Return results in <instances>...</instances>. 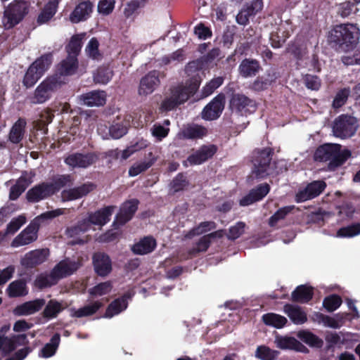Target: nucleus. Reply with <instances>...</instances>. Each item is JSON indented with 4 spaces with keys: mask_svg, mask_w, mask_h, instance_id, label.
Instances as JSON below:
<instances>
[{
    "mask_svg": "<svg viewBox=\"0 0 360 360\" xmlns=\"http://www.w3.org/2000/svg\"><path fill=\"white\" fill-rule=\"evenodd\" d=\"M204 67V62L200 59L189 63L186 68V72L190 77V81L172 88L170 95L162 101L161 109L169 111L187 101L198 89L202 77H205Z\"/></svg>",
    "mask_w": 360,
    "mask_h": 360,
    "instance_id": "obj_1",
    "label": "nucleus"
},
{
    "mask_svg": "<svg viewBox=\"0 0 360 360\" xmlns=\"http://www.w3.org/2000/svg\"><path fill=\"white\" fill-rule=\"evenodd\" d=\"M351 155L348 150H341V146L335 143H326L319 146L314 154L316 160L330 161L328 167L334 170L342 165Z\"/></svg>",
    "mask_w": 360,
    "mask_h": 360,
    "instance_id": "obj_2",
    "label": "nucleus"
},
{
    "mask_svg": "<svg viewBox=\"0 0 360 360\" xmlns=\"http://www.w3.org/2000/svg\"><path fill=\"white\" fill-rule=\"evenodd\" d=\"M79 267L77 262L65 259L58 263L50 274L39 276L37 279L40 288L50 287L56 284L59 280L70 276Z\"/></svg>",
    "mask_w": 360,
    "mask_h": 360,
    "instance_id": "obj_3",
    "label": "nucleus"
},
{
    "mask_svg": "<svg viewBox=\"0 0 360 360\" xmlns=\"http://www.w3.org/2000/svg\"><path fill=\"white\" fill-rule=\"evenodd\" d=\"M63 82L57 75L46 77L35 89L34 92L27 97V101L33 105L43 104L49 101Z\"/></svg>",
    "mask_w": 360,
    "mask_h": 360,
    "instance_id": "obj_4",
    "label": "nucleus"
},
{
    "mask_svg": "<svg viewBox=\"0 0 360 360\" xmlns=\"http://www.w3.org/2000/svg\"><path fill=\"white\" fill-rule=\"evenodd\" d=\"M360 36L359 29L354 25L347 24L335 27L332 33L335 42L343 51H349L354 48Z\"/></svg>",
    "mask_w": 360,
    "mask_h": 360,
    "instance_id": "obj_5",
    "label": "nucleus"
},
{
    "mask_svg": "<svg viewBox=\"0 0 360 360\" xmlns=\"http://www.w3.org/2000/svg\"><path fill=\"white\" fill-rule=\"evenodd\" d=\"M115 208L114 206H108L91 214L88 220H84L80 224L68 229L66 231L68 236L73 238L80 233H84L89 229L90 224L100 226L105 224L110 220Z\"/></svg>",
    "mask_w": 360,
    "mask_h": 360,
    "instance_id": "obj_6",
    "label": "nucleus"
},
{
    "mask_svg": "<svg viewBox=\"0 0 360 360\" xmlns=\"http://www.w3.org/2000/svg\"><path fill=\"white\" fill-rule=\"evenodd\" d=\"M52 63L51 54H45L37 59L27 69L22 83L27 88L32 87L44 75Z\"/></svg>",
    "mask_w": 360,
    "mask_h": 360,
    "instance_id": "obj_7",
    "label": "nucleus"
},
{
    "mask_svg": "<svg viewBox=\"0 0 360 360\" xmlns=\"http://www.w3.org/2000/svg\"><path fill=\"white\" fill-rule=\"evenodd\" d=\"M358 120L352 115H341L336 117L333 124L335 136L342 139L354 136L358 129Z\"/></svg>",
    "mask_w": 360,
    "mask_h": 360,
    "instance_id": "obj_8",
    "label": "nucleus"
},
{
    "mask_svg": "<svg viewBox=\"0 0 360 360\" xmlns=\"http://www.w3.org/2000/svg\"><path fill=\"white\" fill-rule=\"evenodd\" d=\"M28 12L25 1H13L4 11L2 23L6 29H10L19 23Z\"/></svg>",
    "mask_w": 360,
    "mask_h": 360,
    "instance_id": "obj_9",
    "label": "nucleus"
},
{
    "mask_svg": "<svg viewBox=\"0 0 360 360\" xmlns=\"http://www.w3.org/2000/svg\"><path fill=\"white\" fill-rule=\"evenodd\" d=\"M271 153L272 151L269 148L255 152L252 160V172L257 177L263 178L271 174L270 162Z\"/></svg>",
    "mask_w": 360,
    "mask_h": 360,
    "instance_id": "obj_10",
    "label": "nucleus"
},
{
    "mask_svg": "<svg viewBox=\"0 0 360 360\" xmlns=\"http://www.w3.org/2000/svg\"><path fill=\"white\" fill-rule=\"evenodd\" d=\"M217 148L214 145H204L191 154L183 162L185 167L200 165L211 158L217 152Z\"/></svg>",
    "mask_w": 360,
    "mask_h": 360,
    "instance_id": "obj_11",
    "label": "nucleus"
},
{
    "mask_svg": "<svg viewBox=\"0 0 360 360\" xmlns=\"http://www.w3.org/2000/svg\"><path fill=\"white\" fill-rule=\"evenodd\" d=\"M326 184L323 181H314L304 188H300L295 195L297 202H305L319 196L326 188Z\"/></svg>",
    "mask_w": 360,
    "mask_h": 360,
    "instance_id": "obj_12",
    "label": "nucleus"
},
{
    "mask_svg": "<svg viewBox=\"0 0 360 360\" xmlns=\"http://www.w3.org/2000/svg\"><path fill=\"white\" fill-rule=\"evenodd\" d=\"M37 220H33L22 230L11 242L13 248H18L29 245L37 239L38 224Z\"/></svg>",
    "mask_w": 360,
    "mask_h": 360,
    "instance_id": "obj_13",
    "label": "nucleus"
},
{
    "mask_svg": "<svg viewBox=\"0 0 360 360\" xmlns=\"http://www.w3.org/2000/svg\"><path fill=\"white\" fill-rule=\"evenodd\" d=\"M139 201L132 199L124 202L120 207V212L117 214L113 222V226L117 229V226H122L129 221L136 212L138 208Z\"/></svg>",
    "mask_w": 360,
    "mask_h": 360,
    "instance_id": "obj_14",
    "label": "nucleus"
},
{
    "mask_svg": "<svg viewBox=\"0 0 360 360\" xmlns=\"http://www.w3.org/2000/svg\"><path fill=\"white\" fill-rule=\"evenodd\" d=\"M163 75L156 70L148 72L140 82L139 94L141 96H147L152 94L160 85V77Z\"/></svg>",
    "mask_w": 360,
    "mask_h": 360,
    "instance_id": "obj_15",
    "label": "nucleus"
},
{
    "mask_svg": "<svg viewBox=\"0 0 360 360\" xmlns=\"http://www.w3.org/2000/svg\"><path fill=\"white\" fill-rule=\"evenodd\" d=\"M49 255L48 249L34 250L27 252L22 257L20 264L26 269H32L44 262Z\"/></svg>",
    "mask_w": 360,
    "mask_h": 360,
    "instance_id": "obj_16",
    "label": "nucleus"
},
{
    "mask_svg": "<svg viewBox=\"0 0 360 360\" xmlns=\"http://www.w3.org/2000/svg\"><path fill=\"white\" fill-rule=\"evenodd\" d=\"M225 97L223 94H219L208 103L202 112V117L206 120L217 119L224 108Z\"/></svg>",
    "mask_w": 360,
    "mask_h": 360,
    "instance_id": "obj_17",
    "label": "nucleus"
},
{
    "mask_svg": "<svg viewBox=\"0 0 360 360\" xmlns=\"http://www.w3.org/2000/svg\"><path fill=\"white\" fill-rule=\"evenodd\" d=\"M97 156L94 153H72L68 155L65 162L71 167L86 168L94 163Z\"/></svg>",
    "mask_w": 360,
    "mask_h": 360,
    "instance_id": "obj_18",
    "label": "nucleus"
},
{
    "mask_svg": "<svg viewBox=\"0 0 360 360\" xmlns=\"http://www.w3.org/2000/svg\"><path fill=\"white\" fill-rule=\"evenodd\" d=\"M34 176L35 174L32 171L24 172L16 181V184L11 188L10 198L13 200H16L25 191L27 187L33 182Z\"/></svg>",
    "mask_w": 360,
    "mask_h": 360,
    "instance_id": "obj_19",
    "label": "nucleus"
},
{
    "mask_svg": "<svg viewBox=\"0 0 360 360\" xmlns=\"http://www.w3.org/2000/svg\"><path fill=\"white\" fill-rule=\"evenodd\" d=\"M95 188L92 183L84 184L78 187L66 189L62 191L61 198L63 201H71L81 198Z\"/></svg>",
    "mask_w": 360,
    "mask_h": 360,
    "instance_id": "obj_20",
    "label": "nucleus"
},
{
    "mask_svg": "<svg viewBox=\"0 0 360 360\" xmlns=\"http://www.w3.org/2000/svg\"><path fill=\"white\" fill-rule=\"evenodd\" d=\"M93 263L95 271L101 276H107L112 270L110 257L104 253H95L93 257Z\"/></svg>",
    "mask_w": 360,
    "mask_h": 360,
    "instance_id": "obj_21",
    "label": "nucleus"
},
{
    "mask_svg": "<svg viewBox=\"0 0 360 360\" xmlns=\"http://www.w3.org/2000/svg\"><path fill=\"white\" fill-rule=\"evenodd\" d=\"M53 194V188L49 183H43L29 190L26 195L28 201L35 202Z\"/></svg>",
    "mask_w": 360,
    "mask_h": 360,
    "instance_id": "obj_22",
    "label": "nucleus"
},
{
    "mask_svg": "<svg viewBox=\"0 0 360 360\" xmlns=\"http://www.w3.org/2000/svg\"><path fill=\"white\" fill-rule=\"evenodd\" d=\"M269 192V186L267 184H260L256 188L252 189L240 200L241 206H248L255 202L262 200Z\"/></svg>",
    "mask_w": 360,
    "mask_h": 360,
    "instance_id": "obj_23",
    "label": "nucleus"
},
{
    "mask_svg": "<svg viewBox=\"0 0 360 360\" xmlns=\"http://www.w3.org/2000/svg\"><path fill=\"white\" fill-rule=\"evenodd\" d=\"M45 304L44 299H37L17 306L14 314L18 316H28L39 311Z\"/></svg>",
    "mask_w": 360,
    "mask_h": 360,
    "instance_id": "obj_24",
    "label": "nucleus"
},
{
    "mask_svg": "<svg viewBox=\"0 0 360 360\" xmlns=\"http://www.w3.org/2000/svg\"><path fill=\"white\" fill-rule=\"evenodd\" d=\"M93 10V4L90 1H86L79 4L70 16V20L73 23L86 20L91 15Z\"/></svg>",
    "mask_w": 360,
    "mask_h": 360,
    "instance_id": "obj_25",
    "label": "nucleus"
},
{
    "mask_svg": "<svg viewBox=\"0 0 360 360\" xmlns=\"http://www.w3.org/2000/svg\"><path fill=\"white\" fill-rule=\"evenodd\" d=\"M79 99L89 107L101 106L105 103L106 94L103 91H92L80 96Z\"/></svg>",
    "mask_w": 360,
    "mask_h": 360,
    "instance_id": "obj_26",
    "label": "nucleus"
},
{
    "mask_svg": "<svg viewBox=\"0 0 360 360\" xmlns=\"http://www.w3.org/2000/svg\"><path fill=\"white\" fill-rule=\"evenodd\" d=\"M78 68V62L75 56H68L58 66L57 75L69 76L75 74Z\"/></svg>",
    "mask_w": 360,
    "mask_h": 360,
    "instance_id": "obj_27",
    "label": "nucleus"
},
{
    "mask_svg": "<svg viewBox=\"0 0 360 360\" xmlns=\"http://www.w3.org/2000/svg\"><path fill=\"white\" fill-rule=\"evenodd\" d=\"M26 124V120L23 118H19L13 124L8 134V140L11 143L17 144L22 140L25 133Z\"/></svg>",
    "mask_w": 360,
    "mask_h": 360,
    "instance_id": "obj_28",
    "label": "nucleus"
},
{
    "mask_svg": "<svg viewBox=\"0 0 360 360\" xmlns=\"http://www.w3.org/2000/svg\"><path fill=\"white\" fill-rule=\"evenodd\" d=\"M223 236V231L219 230L207 235H205L200 238L199 241L196 243L195 246L193 247L189 253L191 255H195L200 252H205L210 246L211 238H221Z\"/></svg>",
    "mask_w": 360,
    "mask_h": 360,
    "instance_id": "obj_29",
    "label": "nucleus"
},
{
    "mask_svg": "<svg viewBox=\"0 0 360 360\" xmlns=\"http://www.w3.org/2000/svg\"><path fill=\"white\" fill-rule=\"evenodd\" d=\"M157 160V158L149 153L146 160L135 162L129 169L130 176H136L150 168Z\"/></svg>",
    "mask_w": 360,
    "mask_h": 360,
    "instance_id": "obj_30",
    "label": "nucleus"
},
{
    "mask_svg": "<svg viewBox=\"0 0 360 360\" xmlns=\"http://www.w3.org/2000/svg\"><path fill=\"white\" fill-rule=\"evenodd\" d=\"M25 335H18L12 338L0 337V350L6 354L13 351L17 345H22L26 342Z\"/></svg>",
    "mask_w": 360,
    "mask_h": 360,
    "instance_id": "obj_31",
    "label": "nucleus"
},
{
    "mask_svg": "<svg viewBox=\"0 0 360 360\" xmlns=\"http://www.w3.org/2000/svg\"><path fill=\"white\" fill-rule=\"evenodd\" d=\"M259 69L260 65L258 61L254 59H245L238 67L240 75L245 78L255 76Z\"/></svg>",
    "mask_w": 360,
    "mask_h": 360,
    "instance_id": "obj_32",
    "label": "nucleus"
},
{
    "mask_svg": "<svg viewBox=\"0 0 360 360\" xmlns=\"http://www.w3.org/2000/svg\"><path fill=\"white\" fill-rule=\"evenodd\" d=\"M230 106L232 110L236 111H242L246 108H255V102L243 94H234L233 95Z\"/></svg>",
    "mask_w": 360,
    "mask_h": 360,
    "instance_id": "obj_33",
    "label": "nucleus"
},
{
    "mask_svg": "<svg viewBox=\"0 0 360 360\" xmlns=\"http://www.w3.org/2000/svg\"><path fill=\"white\" fill-rule=\"evenodd\" d=\"M284 311L295 324H302L307 321L306 313L298 306L286 304Z\"/></svg>",
    "mask_w": 360,
    "mask_h": 360,
    "instance_id": "obj_34",
    "label": "nucleus"
},
{
    "mask_svg": "<svg viewBox=\"0 0 360 360\" xmlns=\"http://www.w3.org/2000/svg\"><path fill=\"white\" fill-rule=\"evenodd\" d=\"M274 343L281 349H295L300 351L302 345L295 338L277 335Z\"/></svg>",
    "mask_w": 360,
    "mask_h": 360,
    "instance_id": "obj_35",
    "label": "nucleus"
},
{
    "mask_svg": "<svg viewBox=\"0 0 360 360\" xmlns=\"http://www.w3.org/2000/svg\"><path fill=\"white\" fill-rule=\"evenodd\" d=\"M101 307L102 303L99 301H96L78 309H70V316L77 318L91 316L95 314Z\"/></svg>",
    "mask_w": 360,
    "mask_h": 360,
    "instance_id": "obj_36",
    "label": "nucleus"
},
{
    "mask_svg": "<svg viewBox=\"0 0 360 360\" xmlns=\"http://www.w3.org/2000/svg\"><path fill=\"white\" fill-rule=\"evenodd\" d=\"M156 246V242L152 237H145L134 245L132 250L138 255H146L151 252Z\"/></svg>",
    "mask_w": 360,
    "mask_h": 360,
    "instance_id": "obj_37",
    "label": "nucleus"
},
{
    "mask_svg": "<svg viewBox=\"0 0 360 360\" xmlns=\"http://www.w3.org/2000/svg\"><path fill=\"white\" fill-rule=\"evenodd\" d=\"M312 296V288L305 285L298 286L292 293V300L301 303L309 302Z\"/></svg>",
    "mask_w": 360,
    "mask_h": 360,
    "instance_id": "obj_38",
    "label": "nucleus"
},
{
    "mask_svg": "<svg viewBox=\"0 0 360 360\" xmlns=\"http://www.w3.org/2000/svg\"><path fill=\"white\" fill-rule=\"evenodd\" d=\"M207 130L205 127L193 124L186 127L181 132V135L185 139H201L206 136Z\"/></svg>",
    "mask_w": 360,
    "mask_h": 360,
    "instance_id": "obj_39",
    "label": "nucleus"
},
{
    "mask_svg": "<svg viewBox=\"0 0 360 360\" xmlns=\"http://www.w3.org/2000/svg\"><path fill=\"white\" fill-rule=\"evenodd\" d=\"M7 292L9 297H16L26 295L28 291L25 282L22 280H17L8 285Z\"/></svg>",
    "mask_w": 360,
    "mask_h": 360,
    "instance_id": "obj_40",
    "label": "nucleus"
},
{
    "mask_svg": "<svg viewBox=\"0 0 360 360\" xmlns=\"http://www.w3.org/2000/svg\"><path fill=\"white\" fill-rule=\"evenodd\" d=\"M59 0H49L48 4L38 17V22L40 24L48 22L56 13Z\"/></svg>",
    "mask_w": 360,
    "mask_h": 360,
    "instance_id": "obj_41",
    "label": "nucleus"
},
{
    "mask_svg": "<svg viewBox=\"0 0 360 360\" xmlns=\"http://www.w3.org/2000/svg\"><path fill=\"white\" fill-rule=\"evenodd\" d=\"M65 307L61 302L55 300H51L46 305L43 315L49 319L56 318L63 309Z\"/></svg>",
    "mask_w": 360,
    "mask_h": 360,
    "instance_id": "obj_42",
    "label": "nucleus"
},
{
    "mask_svg": "<svg viewBox=\"0 0 360 360\" xmlns=\"http://www.w3.org/2000/svg\"><path fill=\"white\" fill-rule=\"evenodd\" d=\"M60 343L59 334H55L51 339L50 342L44 345L41 349L39 356L42 358H49L53 356L58 347Z\"/></svg>",
    "mask_w": 360,
    "mask_h": 360,
    "instance_id": "obj_43",
    "label": "nucleus"
},
{
    "mask_svg": "<svg viewBox=\"0 0 360 360\" xmlns=\"http://www.w3.org/2000/svg\"><path fill=\"white\" fill-rule=\"evenodd\" d=\"M127 307V302L124 297H120L113 301L108 307L105 317L112 318V316L119 314L122 311L125 310Z\"/></svg>",
    "mask_w": 360,
    "mask_h": 360,
    "instance_id": "obj_44",
    "label": "nucleus"
},
{
    "mask_svg": "<svg viewBox=\"0 0 360 360\" xmlns=\"http://www.w3.org/2000/svg\"><path fill=\"white\" fill-rule=\"evenodd\" d=\"M84 34H77L72 37L66 49L68 53V56H75L77 58L82 48V41L84 37Z\"/></svg>",
    "mask_w": 360,
    "mask_h": 360,
    "instance_id": "obj_45",
    "label": "nucleus"
},
{
    "mask_svg": "<svg viewBox=\"0 0 360 360\" xmlns=\"http://www.w3.org/2000/svg\"><path fill=\"white\" fill-rule=\"evenodd\" d=\"M278 354L279 352L276 350L261 345L256 349L255 356L260 360H276Z\"/></svg>",
    "mask_w": 360,
    "mask_h": 360,
    "instance_id": "obj_46",
    "label": "nucleus"
},
{
    "mask_svg": "<svg viewBox=\"0 0 360 360\" xmlns=\"http://www.w3.org/2000/svg\"><path fill=\"white\" fill-rule=\"evenodd\" d=\"M262 320L265 324L277 328H282L287 322V319L284 316L273 313L264 314L262 316Z\"/></svg>",
    "mask_w": 360,
    "mask_h": 360,
    "instance_id": "obj_47",
    "label": "nucleus"
},
{
    "mask_svg": "<svg viewBox=\"0 0 360 360\" xmlns=\"http://www.w3.org/2000/svg\"><path fill=\"white\" fill-rule=\"evenodd\" d=\"M216 228V224L214 221H204L200 223L198 226L191 230L186 236V238H191L195 236L201 235L210 231Z\"/></svg>",
    "mask_w": 360,
    "mask_h": 360,
    "instance_id": "obj_48",
    "label": "nucleus"
},
{
    "mask_svg": "<svg viewBox=\"0 0 360 360\" xmlns=\"http://www.w3.org/2000/svg\"><path fill=\"white\" fill-rule=\"evenodd\" d=\"M298 337L301 340L308 344L310 346L316 347H321L323 341L313 333L308 331H300L298 333Z\"/></svg>",
    "mask_w": 360,
    "mask_h": 360,
    "instance_id": "obj_49",
    "label": "nucleus"
},
{
    "mask_svg": "<svg viewBox=\"0 0 360 360\" xmlns=\"http://www.w3.org/2000/svg\"><path fill=\"white\" fill-rule=\"evenodd\" d=\"M112 288L110 281L101 283L89 289V293L94 297H100L108 294Z\"/></svg>",
    "mask_w": 360,
    "mask_h": 360,
    "instance_id": "obj_50",
    "label": "nucleus"
},
{
    "mask_svg": "<svg viewBox=\"0 0 360 360\" xmlns=\"http://www.w3.org/2000/svg\"><path fill=\"white\" fill-rule=\"evenodd\" d=\"M224 82L222 77H218L212 79L207 82L202 89V97L205 98L210 96L217 88H219Z\"/></svg>",
    "mask_w": 360,
    "mask_h": 360,
    "instance_id": "obj_51",
    "label": "nucleus"
},
{
    "mask_svg": "<svg viewBox=\"0 0 360 360\" xmlns=\"http://www.w3.org/2000/svg\"><path fill=\"white\" fill-rule=\"evenodd\" d=\"M148 146V141L143 139L136 141L134 144H132L127 147L125 150L122 151L121 158L122 160H127L135 152L146 148Z\"/></svg>",
    "mask_w": 360,
    "mask_h": 360,
    "instance_id": "obj_52",
    "label": "nucleus"
},
{
    "mask_svg": "<svg viewBox=\"0 0 360 360\" xmlns=\"http://www.w3.org/2000/svg\"><path fill=\"white\" fill-rule=\"evenodd\" d=\"M129 125V120L124 123H115L110 127V132L111 133V138L120 139L125 135L127 132Z\"/></svg>",
    "mask_w": 360,
    "mask_h": 360,
    "instance_id": "obj_53",
    "label": "nucleus"
},
{
    "mask_svg": "<svg viewBox=\"0 0 360 360\" xmlns=\"http://www.w3.org/2000/svg\"><path fill=\"white\" fill-rule=\"evenodd\" d=\"M112 77V72L108 68H100L97 70L94 76V81L96 83L107 84Z\"/></svg>",
    "mask_w": 360,
    "mask_h": 360,
    "instance_id": "obj_54",
    "label": "nucleus"
},
{
    "mask_svg": "<svg viewBox=\"0 0 360 360\" xmlns=\"http://www.w3.org/2000/svg\"><path fill=\"white\" fill-rule=\"evenodd\" d=\"M25 222L26 218L23 215H20L18 217L13 219L7 225L6 234H14L24 224H25Z\"/></svg>",
    "mask_w": 360,
    "mask_h": 360,
    "instance_id": "obj_55",
    "label": "nucleus"
},
{
    "mask_svg": "<svg viewBox=\"0 0 360 360\" xmlns=\"http://www.w3.org/2000/svg\"><path fill=\"white\" fill-rule=\"evenodd\" d=\"M360 234V224L341 228L337 232L338 237H353Z\"/></svg>",
    "mask_w": 360,
    "mask_h": 360,
    "instance_id": "obj_56",
    "label": "nucleus"
},
{
    "mask_svg": "<svg viewBox=\"0 0 360 360\" xmlns=\"http://www.w3.org/2000/svg\"><path fill=\"white\" fill-rule=\"evenodd\" d=\"M349 94L350 91L347 88L342 89L338 91L333 101V108H339L344 105L348 98Z\"/></svg>",
    "mask_w": 360,
    "mask_h": 360,
    "instance_id": "obj_57",
    "label": "nucleus"
},
{
    "mask_svg": "<svg viewBox=\"0 0 360 360\" xmlns=\"http://www.w3.org/2000/svg\"><path fill=\"white\" fill-rule=\"evenodd\" d=\"M342 304L340 297L333 295L324 299L323 304L328 311L336 310Z\"/></svg>",
    "mask_w": 360,
    "mask_h": 360,
    "instance_id": "obj_58",
    "label": "nucleus"
},
{
    "mask_svg": "<svg viewBox=\"0 0 360 360\" xmlns=\"http://www.w3.org/2000/svg\"><path fill=\"white\" fill-rule=\"evenodd\" d=\"M99 43L95 38H92L88 43L86 47V52L87 55L95 60H98L101 58V54L98 51Z\"/></svg>",
    "mask_w": 360,
    "mask_h": 360,
    "instance_id": "obj_59",
    "label": "nucleus"
},
{
    "mask_svg": "<svg viewBox=\"0 0 360 360\" xmlns=\"http://www.w3.org/2000/svg\"><path fill=\"white\" fill-rule=\"evenodd\" d=\"M319 322L322 323L323 326L330 327L332 328H339L342 326V322L341 320L335 319V318L330 317L328 316L319 314H317Z\"/></svg>",
    "mask_w": 360,
    "mask_h": 360,
    "instance_id": "obj_60",
    "label": "nucleus"
},
{
    "mask_svg": "<svg viewBox=\"0 0 360 360\" xmlns=\"http://www.w3.org/2000/svg\"><path fill=\"white\" fill-rule=\"evenodd\" d=\"M292 207H284L279 209L273 216L269 219V225L275 226L277 223L283 219L285 216L292 210Z\"/></svg>",
    "mask_w": 360,
    "mask_h": 360,
    "instance_id": "obj_61",
    "label": "nucleus"
},
{
    "mask_svg": "<svg viewBox=\"0 0 360 360\" xmlns=\"http://www.w3.org/2000/svg\"><path fill=\"white\" fill-rule=\"evenodd\" d=\"M150 131L153 136L157 139V140L161 141L168 135L169 129L160 124H155L150 129Z\"/></svg>",
    "mask_w": 360,
    "mask_h": 360,
    "instance_id": "obj_62",
    "label": "nucleus"
},
{
    "mask_svg": "<svg viewBox=\"0 0 360 360\" xmlns=\"http://www.w3.org/2000/svg\"><path fill=\"white\" fill-rule=\"evenodd\" d=\"M269 77H270L271 78L264 79L263 77H258L257 79L254 81L251 88L253 90L257 91H263L267 89V87L274 81V79L272 78V77L270 76V75H269Z\"/></svg>",
    "mask_w": 360,
    "mask_h": 360,
    "instance_id": "obj_63",
    "label": "nucleus"
},
{
    "mask_svg": "<svg viewBox=\"0 0 360 360\" xmlns=\"http://www.w3.org/2000/svg\"><path fill=\"white\" fill-rule=\"evenodd\" d=\"M188 185L186 176L179 174L171 183V189L173 192H178L183 190Z\"/></svg>",
    "mask_w": 360,
    "mask_h": 360,
    "instance_id": "obj_64",
    "label": "nucleus"
}]
</instances>
